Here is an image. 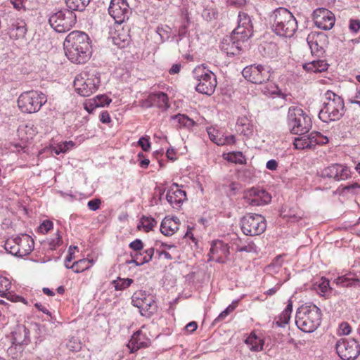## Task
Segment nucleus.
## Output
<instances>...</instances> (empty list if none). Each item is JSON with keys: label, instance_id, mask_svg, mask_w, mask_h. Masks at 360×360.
I'll use <instances>...</instances> for the list:
<instances>
[{"label": "nucleus", "instance_id": "f257e3e1", "mask_svg": "<svg viewBox=\"0 0 360 360\" xmlns=\"http://www.w3.org/2000/svg\"><path fill=\"white\" fill-rule=\"evenodd\" d=\"M63 44L65 55L71 62L82 64L89 60L91 46L89 37L86 33L72 32L66 37Z\"/></svg>", "mask_w": 360, "mask_h": 360}, {"label": "nucleus", "instance_id": "f03ea898", "mask_svg": "<svg viewBox=\"0 0 360 360\" xmlns=\"http://www.w3.org/2000/svg\"><path fill=\"white\" fill-rule=\"evenodd\" d=\"M271 28L274 33L283 37L290 38L297 30V21L287 8L279 7L269 15Z\"/></svg>", "mask_w": 360, "mask_h": 360}, {"label": "nucleus", "instance_id": "7ed1b4c3", "mask_svg": "<svg viewBox=\"0 0 360 360\" xmlns=\"http://www.w3.org/2000/svg\"><path fill=\"white\" fill-rule=\"evenodd\" d=\"M324 96L325 101L319 114V119L324 122L339 120L345 114L343 99L331 91H327Z\"/></svg>", "mask_w": 360, "mask_h": 360}, {"label": "nucleus", "instance_id": "20e7f679", "mask_svg": "<svg viewBox=\"0 0 360 360\" xmlns=\"http://www.w3.org/2000/svg\"><path fill=\"white\" fill-rule=\"evenodd\" d=\"M287 124L292 134L302 135L310 130L311 120L301 108L291 106L288 111Z\"/></svg>", "mask_w": 360, "mask_h": 360}, {"label": "nucleus", "instance_id": "39448f33", "mask_svg": "<svg viewBox=\"0 0 360 360\" xmlns=\"http://www.w3.org/2000/svg\"><path fill=\"white\" fill-rule=\"evenodd\" d=\"M192 75L198 82L195 86L198 93L210 96L214 92L217 85V77L204 65L195 68Z\"/></svg>", "mask_w": 360, "mask_h": 360}, {"label": "nucleus", "instance_id": "423d86ee", "mask_svg": "<svg viewBox=\"0 0 360 360\" xmlns=\"http://www.w3.org/2000/svg\"><path fill=\"white\" fill-rule=\"evenodd\" d=\"M47 101L45 94L37 91H28L22 93L18 98V105L20 110L26 113L38 112Z\"/></svg>", "mask_w": 360, "mask_h": 360}, {"label": "nucleus", "instance_id": "0eeeda50", "mask_svg": "<svg viewBox=\"0 0 360 360\" xmlns=\"http://www.w3.org/2000/svg\"><path fill=\"white\" fill-rule=\"evenodd\" d=\"M243 77L253 84H260L268 82L271 76V68L267 65L252 64L242 71Z\"/></svg>", "mask_w": 360, "mask_h": 360}, {"label": "nucleus", "instance_id": "6e6552de", "mask_svg": "<svg viewBox=\"0 0 360 360\" xmlns=\"http://www.w3.org/2000/svg\"><path fill=\"white\" fill-rule=\"evenodd\" d=\"M240 227L246 236H257L262 233L266 228L265 219L260 214H248L240 220Z\"/></svg>", "mask_w": 360, "mask_h": 360}, {"label": "nucleus", "instance_id": "1a4fd4ad", "mask_svg": "<svg viewBox=\"0 0 360 360\" xmlns=\"http://www.w3.org/2000/svg\"><path fill=\"white\" fill-rule=\"evenodd\" d=\"M49 22L57 32H65L75 24L76 15L71 11H59L50 16Z\"/></svg>", "mask_w": 360, "mask_h": 360}, {"label": "nucleus", "instance_id": "9d476101", "mask_svg": "<svg viewBox=\"0 0 360 360\" xmlns=\"http://www.w3.org/2000/svg\"><path fill=\"white\" fill-rule=\"evenodd\" d=\"M101 79L98 73L89 77L86 73L77 76L74 81L76 91L82 96H89L100 86Z\"/></svg>", "mask_w": 360, "mask_h": 360}, {"label": "nucleus", "instance_id": "9b49d317", "mask_svg": "<svg viewBox=\"0 0 360 360\" xmlns=\"http://www.w3.org/2000/svg\"><path fill=\"white\" fill-rule=\"evenodd\" d=\"M335 347L342 360H355L360 354V345L355 339L340 338Z\"/></svg>", "mask_w": 360, "mask_h": 360}, {"label": "nucleus", "instance_id": "f8f14e48", "mask_svg": "<svg viewBox=\"0 0 360 360\" xmlns=\"http://www.w3.org/2000/svg\"><path fill=\"white\" fill-rule=\"evenodd\" d=\"M108 13L116 23L122 24L129 19L131 10L127 0H111Z\"/></svg>", "mask_w": 360, "mask_h": 360}, {"label": "nucleus", "instance_id": "ddd939ff", "mask_svg": "<svg viewBox=\"0 0 360 360\" xmlns=\"http://www.w3.org/2000/svg\"><path fill=\"white\" fill-rule=\"evenodd\" d=\"M243 198L245 202L252 206H262L271 200V195L264 189L252 188L246 191Z\"/></svg>", "mask_w": 360, "mask_h": 360}, {"label": "nucleus", "instance_id": "4468645a", "mask_svg": "<svg viewBox=\"0 0 360 360\" xmlns=\"http://www.w3.org/2000/svg\"><path fill=\"white\" fill-rule=\"evenodd\" d=\"M313 18L315 25L321 30H329L335 25V15L328 9L319 8L313 13Z\"/></svg>", "mask_w": 360, "mask_h": 360}, {"label": "nucleus", "instance_id": "2eb2a0df", "mask_svg": "<svg viewBox=\"0 0 360 360\" xmlns=\"http://www.w3.org/2000/svg\"><path fill=\"white\" fill-rule=\"evenodd\" d=\"M307 44L313 55L320 56L328 44L327 35L321 32H311L307 38Z\"/></svg>", "mask_w": 360, "mask_h": 360}, {"label": "nucleus", "instance_id": "dca6fc26", "mask_svg": "<svg viewBox=\"0 0 360 360\" xmlns=\"http://www.w3.org/2000/svg\"><path fill=\"white\" fill-rule=\"evenodd\" d=\"M245 41H242L240 36L234 34V33L232 32L231 36L226 37L223 39L221 42L220 48L227 56H237L241 53V44Z\"/></svg>", "mask_w": 360, "mask_h": 360}, {"label": "nucleus", "instance_id": "f3484780", "mask_svg": "<svg viewBox=\"0 0 360 360\" xmlns=\"http://www.w3.org/2000/svg\"><path fill=\"white\" fill-rule=\"evenodd\" d=\"M237 27L232 32L240 36L242 41H247L252 34L253 25L250 15L245 12L238 14Z\"/></svg>", "mask_w": 360, "mask_h": 360}, {"label": "nucleus", "instance_id": "a211bd4d", "mask_svg": "<svg viewBox=\"0 0 360 360\" xmlns=\"http://www.w3.org/2000/svg\"><path fill=\"white\" fill-rule=\"evenodd\" d=\"M131 299L133 305L140 309L139 312L141 315H143V311H148L155 307L152 296L146 294V292L143 290L134 292Z\"/></svg>", "mask_w": 360, "mask_h": 360}, {"label": "nucleus", "instance_id": "6ab92c4d", "mask_svg": "<svg viewBox=\"0 0 360 360\" xmlns=\"http://www.w3.org/2000/svg\"><path fill=\"white\" fill-rule=\"evenodd\" d=\"M166 199L173 208L179 210L186 200V194L178 184H173L167 191Z\"/></svg>", "mask_w": 360, "mask_h": 360}, {"label": "nucleus", "instance_id": "aec40b11", "mask_svg": "<svg viewBox=\"0 0 360 360\" xmlns=\"http://www.w3.org/2000/svg\"><path fill=\"white\" fill-rule=\"evenodd\" d=\"M295 323L304 333L314 332L321 324L320 316H295Z\"/></svg>", "mask_w": 360, "mask_h": 360}, {"label": "nucleus", "instance_id": "412c9836", "mask_svg": "<svg viewBox=\"0 0 360 360\" xmlns=\"http://www.w3.org/2000/svg\"><path fill=\"white\" fill-rule=\"evenodd\" d=\"M144 103L147 108L157 106L160 109L167 110L169 107L168 96L163 92L150 94Z\"/></svg>", "mask_w": 360, "mask_h": 360}, {"label": "nucleus", "instance_id": "4be33fe9", "mask_svg": "<svg viewBox=\"0 0 360 360\" xmlns=\"http://www.w3.org/2000/svg\"><path fill=\"white\" fill-rule=\"evenodd\" d=\"M210 253L216 255V262L219 263H225L229 254V247L227 243L221 240L213 242L210 248Z\"/></svg>", "mask_w": 360, "mask_h": 360}, {"label": "nucleus", "instance_id": "5701e85b", "mask_svg": "<svg viewBox=\"0 0 360 360\" xmlns=\"http://www.w3.org/2000/svg\"><path fill=\"white\" fill-rule=\"evenodd\" d=\"M150 344V340L146 338L141 330H138L133 334L127 346L130 353H135L141 348L149 347Z\"/></svg>", "mask_w": 360, "mask_h": 360}, {"label": "nucleus", "instance_id": "b1692460", "mask_svg": "<svg viewBox=\"0 0 360 360\" xmlns=\"http://www.w3.org/2000/svg\"><path fill=\"white\" fill-rule=\"evenodd\" d=\"M27 32L26 23L24 20L17 19L13 20L8 27V34L11 39H23Z\"/></svg>", "mask_w": 360, "mask_h": 360}, {"label": "nucleus", "instance_id": "393cba45", "mask_svg": "<svg viewBox=\"0 0 360 360\" xmlns=\"http://www.w3.org/2000/svg\"><path fill=\"white\" fill-rule=\"evenodd\" d=\"M154 255V248H151L148 250H146L143 252L138 251L134 253H131L130 256L131 259L130 261H127V263L134 264L136 266H141L146 263L149 262Z\"/></svg>", "mask_w": 360, "mask_h": 360}, {"label": "nucleus", "instance_id": "a878e982", "mask_svg": "<svg viewBox=\"0 0 360 360\" xmlns=\"http://www.w3.org/2000/svg\"><path fill=\"white\" fill-rule=\"evenodd\" d=\"M17 242L18 243V251L19 252V257H22L30 255L34 249V240L27 234L22 235V236H18Z\"/></svg>", "mask_w": 360, "mask_h": 360}, {"label": "nucleus", "instance_id": "bb28decb", "mask_svg": "<svg viewBox=\"0 0 360 360\" xmlns=\"http://www.w3.org/2000/svg\"><path fill=\"white\" fill-rule=\"evenodd\" d=\"M12 343H18L25 347L30 342V330L24 325H18L12 332Z\"/></svg>", "mask_w": 360, "mask_h": 360}, {"label": "nucleus", "instance_id": "cd10ccee", "mask_svg": "<svg viewBox=\"0 0 360 360\" xmlns=\"http://www.w3.org/2000/svg\"><path fill=\"white\" fill-rule=\"evenodd\" d=\"M179 219L177 217H165L161 222L160 231L167 236L174 234L179 229Z\"/></svg>", "mask_w": 360, "mask_h": 360}, {"label": "nucleus", "instance_id": "c85d7f7f", "mask_svg": "<svg viewBox=\"0 0 360 360\" xmlns=\"http://www.w3.org/2000/svg\"><path fill=\"white\" fill-rule=\"evenodd\" d=\"M236 131L247 139L252 136L254 127L250 120L245 116L240 117L237 120L236 125Z\"/></svg>", "mask_w": 360, "mask_h": 360}, {"label": "nucleus", "instance_id": "c756f323", "mask_svg": "<svg viewBox=\"0 0 360 360\" xmlns=\"http://www.w3.org/2000/svg\"><path fill=\"white\" fill-rule=\"evenodd\" d=\"M244 342L250 351L257 352L263 350L264 339L262 336L257 335L255 331H252L245 339Z\"/></svg>", "mask_w": 360, "mask_h": 360}, {"label": "nucleus", "instance_id": "7c9ffc66", "mask_svg": "<svg viewBox=\"0 0 360 360\" xmlns=\"http://www.w3.org/2000/svg\"><path fill=\"white\" fill-rule=\"evenodd\" d=\"M48 320L43 321L42 323H35L34 327L36 330H39V336L37 338V340L36 341V344H39L42 341V337L46 334L49 333L53 328V320H55V316H47Z\"/></svg>", "mask_w": 360, "mask_h": 360}, {"label": "nucleus", "instance_id": "2f4dec72", "mask_svg": "<svg viewBox=\"0 0 360 360\" xmlns=\"http://www.w3.org/2000/svg\"><path fill=\"white\" fill-rule=\"evenodd\" d=\"M207 133L210 139L218 146L231 145L236 142V137L234 135H229L226 136L222 135L221 136V139H216L214 138V133L218 134V131L215 129H208Z\"/></svg>", "mask_w": 360, "mask_h": 360}, {"label": "nucleus", "instance_id": "473e14b6", "mask_svg": "<svg viewBox=\"0 0 360 360\" xmlns=\"http://www.w3.org/2000/svg\"><path fill=\"white\" fill-rule=\"evenodd\" d=\"M295 148L300 150L314 148L311 133L309 135L302 134L294 140Z\"/></svg>", "mask_w": 360, "mask_h": 360}, {"label": "nucleus", "instance_id": "72a5a7b5", "mask_svg": "<svg viewBox=\"0 0 360 360\" xmlns=\"http://www.w3.org/2000/svg\"><path fill=\"white\" fill-rule=\"evenodd\" d=\"M111 99L109 98L106 95H98L94 99L92 102H90L89 107L86 105L85 109L88 112H91L94 107H104L110 103Z\"/></svg>", "mask_w": 360, "mask_h": 360}, {"label": "nucleus", "instance_id": "f704fd0d", "mask_svg": "<svg viewBox=\"0 0 360 360\" xmlns=\"http://www.w3.org/2000/svg\"><path fill=\"white\" fill-rule=\"evenodd\" d=\"M94 263L93 259H82L74 262L70 269L75 273H80L90 269Z\"/></svg>", "mask_w": 360, "mask_h": 360}, {"label": "nucleus", "instance_id": "c9c22d12", "mask_svg": "<svg viewBox=\"0 0 360 360\" xmlns=\"http://www.w3.org/2000/svg\"><path fill=\"white\" fill-rule=\"evenodd\" d=\"M320 309L311 302L305 303L298 307L295 315H310L320 313Z\"/></svg>", "mask_w": 360, "mask_h": 360}, {"label": "nucleus", "instance_id": "e433bc0d", "mask_svg": "<svg viewBox=\"0 0 360 360\" xmlns=\"http://www.w3.org/2000/svg\"><path fill=\"white\" fill-rule=\"evenodd\" d=\"M339 164H333L318 172L320 177L323 179H333L337 181V172Z\"/></svg>", "mask_w": 360, "mask_h": 360}, {"label": "nucleus", "instance_id": "4c0bfd02", "mask_svg": "<svg viewBox=\"0 0 360 360\" xmlns=\"http://www.w3.org/2000/svg\"><path fill=\"white\" fill-rule=\"evenodd\" d=\"M223 158L226 160L240 165H244L246 163V160L242 152H230L228 153H224Z\"/></svg>", "mask_w": 360, "mask_h": 360}, {"label": "nucleus", "instance_id": "58836bf2", "mask_svg": "<svg viewBox=\"0 0 360 360\" xmlns=\"http://www.w3.org/2000/svg\"><path fill=\"white\" fill-rule=\"evenodd\" d=\"M90 0H65V4L68 8V11H82L89 4Z\"/></svg>", "mask_w": 360, "mask_h": 360}, {"label": "nucleus", "instance_id": "ea45409f", "mask_svg": "<svg viewBox=\"0 0 360 360\" xmlns=\"http://www.w3.org/2000/svg\"><path fill=\"white\" fill-rule=\"evenodd\" d=\"M25 346L18 343H12L7 349V353L13 359H19L22 356Z\"/></svg>", "mask_w": 360, "mask_h": 360}, {"label": "nucleus", "instance_id": "a19ab883", "mask_svg": "<svg viewBox=\"0 0 360 360\" xmlns=\"http://www.w3.org/2000/svg\"><path fill=\"white\" fill-rule=\"evenodd\" d=\"M66 347L70 351L77 352L82 349V343L78 337L72 336L68 340Z\"/></svg>", "mask_w": 360, "mask_h": 360}, {"label": "nucleus", "instance_id": "79ce46f5", "mask_svg": "<svg viewBox=\"0 0 360 360\" xmlns=\"http://www.w3.org/2000/svg\"><path fill=\"white\" fill-rule=\"evenodd\" d=\"M140 223L141 224L138 225V228L140 229L142 226L146 232L151 231L157 225V221L154 218L147 216H143Z\"/></svg>", "mask_w": 360, "mask_h": 360}, {"label": "nucleus", "instance_id": "37998d69", "mask_svg": "<svg viewBox=\"0 0 360 360\" xmlns=\"http://www.w3.org/2000/svg\"><path fill=\"white\" fill-rule=\"evenodd\" d=\"M132 283L133 280L131 278H121L120 277L112 281V284L116 290H123L130 286Z\"/></svg>", "mask_w": 360, "mask_h": 360}, {"label": "nucleus", "instance_id": "c03bdc74", "mask_svg": "<svg viewBox=\"0 0 360 360\" xmlns=\"http://www.w3.org/2000/svg\"><path fill=\"white\" fill-rule=\"evenodd\" d=\"M338 171L337 172V181L346 180L351 177L352 172L347 166L339 164L338 167Z\"/></svg>", "mask_w": 360, "mask_h": 360}, {"label": "nucleus", "instance_id": "a18cd8bd", "mask_svg": "<svg viewBox=\"0 0 360 360\" xmlns=\"http://www.w3.org/2000/svg\"><path fill=\"white\" fill-rule=\"evenodd\" d=\"M18 243L17 242V237L15 238L8 239L5 243V250L13 255L18 257L19 252L18 251Z\"/></svg>", "mask_w": 360, "mask_h": 360}, {"label": "nucleus", "instance_id": "49530a36", "mask_svg": "<svg viewBox=\"0 0 360 360\" xmlns=\"http://www.w3.org/2000/svg\"><path fill=\"white\" fill-rule=\"evenodd\" d=\"M311 139L314 143V148L316 145H324L328 142V138L323 136L321 133L316 131L311 132Z\"/></svg>", "mask_w": 360, "mask_h": 360}, {"label": "nucleus", "instance_id": "de8ad7c7", "mask_svg": "<svg viewBox=\"0 0 360 360\" xmlns=\"http://www.w3.org/2000/svg\"><path fill=\"white\" fill-rule=\"evenodd\" d=\"M329 281L326 278H321L320 283L316 288V291L322 296H326L328 292H331Z\"/></svg>", "mask_w": 360, "mask_h": 360}, {"label": "nucleus", "instance_id": "09e8293b", "mask_svg": "<svg viewBox=\"0 0 360 360\" xmlns=\"http://www.w3.org/2000/svg\"><path fill=\"white\" fill-rule=\"evenodd\" d=\"M11 287V283L9 279L0 276V296L6 297L9 293Z\"/></svg>", "mask_w": 360, "mask_h": 360}, {"label": "nucleus", "instance_id": "8fccbe9b", "mask_svg": "<svg viewBox=\"0 0 360 360\" xmlns=\"http://www.w3.org/2000/svg\"><path fill=\"white\" fill-rule=\"evenodd\" d=\"M174 118L176 119L181 125L188 128L191 127L195 124V122L186 115L179 114Z\"/></svg>", "mask_w": 360, "mask_h": 360}, {"label": "nucleus", "instance_id": "3c124183", "mask_svg": "<svg viewBox=\"0 0 360 360\" xmlns=\"http://www.w3.org/2000/svg\"><path fill=\"white\" fill-rule=\"evenodd\" d=\"M157 33L162 41L168 39L170 37L171 28L167 25H162L157 27Z\"/></svg>", "mask_w": 360, "mask_h": 360}, {"label": "nucleus", "instance_id": "603ef678", "mask_svg": "<svg viewBox=\"0 0 360 360\" xmlns=\"http://www.w3.org/2000/svg\"><path fill=\"white\" fill-rule=\"evenodd\" d=\"M63 243L61 236L59 231L56 233V237L55 238L50 239L48 241L49 248L51 250H56L58 247H59Z\"/></svg>", "mask_w": 360, "mask_h": 360}, {"label": "nucleus", "instance_id": "864d4df0", "mask_svg": "<svg viewBox=\"0 0 360 360\" xmlns=\"http://www.w3.org/2000/svg\"><path fill=\"white\" fill-rule=\"evenodd\" d=\"M112 42L118 48L122 49L129 44V39L127 36L121 38L119 35L112 37Z\"/></svg>", "mask_w": 360, "mask_h": 360}, {"label": "nucleus", "instance_id": "5fc2aeb1", "mask_svg": "<svg viewBox=\"0 0 360 360\" xmlns=\"http://www.w3.org/2000/svg\"><path fill=\"white\" fill-rule=\"evenodd\" d=\"M75 146L74 142L72 141H65L57 147L56 149V153L60 154V153H66L68 150H69L70 148H72Z\"/></svg>", "mask_w": 360, "mask_h": 360}, {"label": "nucleus", "instance_id": "6e6d98bb", "mask_svg": "<svg viewBox=\"0 0 360 360\" xmlns=\"http://www.w3.org/2000/svg\"><path fill=\"white\" fill-rule=\"evenodd\" d=\"M291 316H276L273 321V324H276L278 327H285L288 324Z\"/></svg>", "mask_w": 360, "mask_h": 360}, {"label": "nucleus", "instance_id": "4d7b16f0", "mask_svg": "<svg viewBox=\"0 0 360 360\" xmlns=\"http://www.w3.org/2000/svg\"><path fill=\"white\" fill-rule=\"evenodd\" d=\"M349 29L353 33H357L360 30V20L350 19L349 23Z\"/></svg>", "mask_w": 360, "mask_h": 360}, {"label": "nucleus", "instance_id": "13d9d810", "mask_svg": "<svg viewBox=\"0 0 360 360\" xmlns=\"http://www.w3.org/2000/svg\"><path fill=\"white\" fill-rule=\"evenodd\" d=\"M129 247L134 252L141 251L143 248V243L141 239H136L129 243Z\"/></svg>", "mask_w": 360, "mask_h": 360}, {"label": "nucleus", "instance_id": "bf43d9fd", "mask_svg": "<svg viewBox=\"0 0 360 360\" xmlns=\"http://www.w3.org/2000/svg\"><path fill=\"white\" fill-rule=\"evenodd\" d=\"M53 228V223L49 220L44 221L39 227V230L42 233H46Z\"/></svg>", "mask_w": 360, "mask_h": 360}, {"label": "nucleus", "instance_id": "052dcab7", "mask_svg": "<svg viewBox=\"0 0 360 360\" xmlns=\"http://www.w3.org/2000/svg\"><path fill=\"white\" fill-rule=\"evenodd\" d=\"M351 333V326L347 322H342L339 326V333L342 335H347Z\"/></svg>", "mask_w": 360, "mask_h": 360}, {"label": "nucleus", "instance_id": "680f3d73", "mask_svg": "<svg viewBox=\"0 0 360 360\" xmlns=\"http://www.w3.org/2000/svg\"><path fill=\"white\" fill-rule=\"evenodd\" d=\"M237 251L247 252H256V245L253 243H250L247 245L238 246Z\"/></svg>", "mask_w": 360, "mask_h": 360}, {"label": "nucleus", "instance_id": "e2e57ef3", "mask_svg": "<svg viewBox=\"0 0 360 360\" xmlns=\"http://www.w3.org/2000/svg\"><path fill=\"white\" fill-rule=\"evenodd\" d=\"M101 200L99 198H94L89 200L87 203V206L89 210L96 211L100 208Z\"/></svg>", "mask_w": 360, "mask_h": 360}, {"label": "nucleus", "instance_id": "0e129e2a", "mask_svg": "<svg viewBox=\"0 0 360 360\" xmlns=\"http://www.w3.org/2000/svg\"><path fill=\"white\" fill-rule=\"evenodd\" d=\"M182 14L184 15V19L186 20V25L184 24L179 29V35L183 36L186 32L189 23V17L187 10H183Z\"/></svg>", "mask_w": 360, "mask_h": 360}, {"label": "nucleus", "instance_id": "69168bd1", "mask_svg": "<svg viewBox=\"0 0 360 360\" xmlns=\"http://www.w3.org/2000/svg\"><path fill=\"white\" fill-rule=\"evenodd\" d=\"M139 145L141 147L143 150L148 151L150 148V143L149 141V139L146 137H141L139 139L138 141Z\"/></svg>", "mask_w": 360, "mask_h": 360}, {"label": "nucleus", "instance_id": "338daca9", "mask_svg": "<svg viewBox=\"0 0 360 360\" xmlns=\"http://www.w3.org/2000/svg\"><path fill=\"white\" fill-rule=\"evenodd\" d=\"M238 300H233L231 304H229L224 311H222L219 315H228L229 314L233 311V310L238 307Z\"/></svg>", "mask_w": 360, "mask_h": 360}, {"label": "nucleus", "instance_id": "774afa93", "mask_svg": "<svg viewBox=\"0 0 360 360\" xmlns=\"http://www.w3.org/2000/svg\"><path fill=\"white\" fill-rule=\"evenodd\" d=\"M303 68L307 72H319V71H320V69L316 68L315 60L311 63L304 64L303 65Z\"/></svg>", "mask_w": 360, "mask_h": 360}]
</instances>
